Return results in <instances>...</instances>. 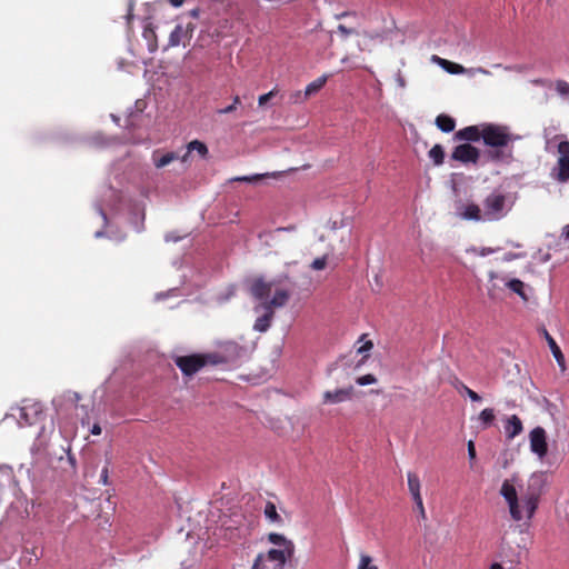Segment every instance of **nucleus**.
I'll use <instances>...</instances> for the list:
<instances>
[{
	"mask_svg": "<svg viewBox=\"0 0 569 569\" xmlns=\"http://www.w3.org/2000/svg\"><path fill=\"white\" fill-rule=\"evenodd\" d=\"M289 560L290 558L284 557L281 552H276V549H269L256 557L251 569H283Z\"/></svg>",
	"mask_w": 569,
	"mask_h": 569,
	"instance_id": "39448f33",
	"label": "nucleus"
},
{
	"mask_svg": "<svg viewBox=\"0 0 569 569\" xmlns=\"http://www.w3.org/2000/svg\"><path fill=\"white\" fill-rule=\"evenodd\" d=\"M436 126L442 132L449 133L455 130L456 121L452 117H450L448 114H439L436 118Z\"/></svg>",
	"mask_w": 569,
	"mask_h": 569,
	"instance_id": "5701e85b",
	"label": "nucleus"
},
{
	"mask_svg": "<svg viewBox=\"0 0 569 569\" xmlns=\"http://www.w3.org/2000/svg\"><path fill=\"white\" fill-rule=\"evenodd\" d=\"M500 495L508 505L510 517L513 521H530L539 505V496L535 492L518 496L515 485L506 479L500 488Z\"/></svg>",
	"mask_w": 569,
	"mask_h": 569,
	"instance_id": "f03ea898",
	"label": "nucleus"
},
{
	"mask_svg": "<svg viewBox=\"0 0 569 569\" xmlns=\"http://www.w3.org/2000/svg\"><path fill=\"white\" fill-rule=\"evenodd\" d=\"M526 254L525 253H515V252H507L505 256H503V260L505 261H511L513 259H520V258H523Z\"/></svg>",
	"mask_w": 569,
	"mask_h": 569,
	"instance_id": "79ce46f5",
	"label": "nucleus"
},
{
	"mask_svg": "<svg viewBox=\"0 0 569 569\" xmlns=\"http://www.w3.org/2000/svg\"><path fill=\"white\" fill-rule=\"evenodd\" d=\"M515 204L510 193L493 190L482 201L485 222L499 221L508 216Z\"/></svg>",
	"mask_w": 569,
	"mask_h": 569,
	"instance_id": "20e7f679",
	"label": "nucleus"
},
{
	"mask_svg": "<svg viewBox=\"0 0 569 569\" xmlns=\"http://www.w3.org/2000/svg\"><path fill=\"white\" fill-rule=\"evenodd\" d=\"M530 83H532L533 86H537V87H543V86H549L550 81L547 79L537 78V79H532L530 81Z\"/></svg>",
	"mask_w": 569,
	"mask_h": 569,
	"instance_id": "a18cd8bd",
	"label": "nucleus"
},
{
	"mask_svg": "<svg viewBox=\"0 0 569 569\" xmlns=\"http://www.w3.org/2000/svg\"><path fill=\"white\" fill-rule=\"evenodd\" d=\"M413 502L416 505V508H417V510L419 512L420 518L421 519H426L427 515H426V510H425L422 498H420V500L413 501Z\"/></svg>",
	"mask_w": 569,
	"mask_h": 569,
	"instance_id": "ea45409f",
	"label": "nucleus"
},
{
	"mask_svg": "<svg viewBox=\"0 0 569 569\" xmlns=\"http://www.w3.org/2000/svg\"><path fill=\"white\" fill-rule=\"evenodd\" d=\"M127 23L130 24L133 19V2H129L128 12L126 14Z\"/></svg>",
	"mask_w": 569,
	"mask_h": 569,
	"instance_id": "49530a36",
	"label": "nucleus"
},
{
	"mask_svg": "<svg viewBox=\"0 0 569 569\" xmlns=\"http://www.w3.org/2000/svg\"><path fill=\"white\" fill-rule=\"evenodd\" d=\"M490 569H505L500 563L495 562L490 566Z\"/></svg>",
	"mask_w": 569,
	"mask_h": 569,
	"instance_id": "052dcab7",
	"label": "nucleus"
},
{
	"mask_svg": "<svg viewBox=\"0 0 569 569\" xmlns=\"http://www.w3.org/2000/svg\"><path fill=\"white\" fill-rule=\"evenodd\" d=\"M181 239L180 236H177L174 234L173 232H168L166 236H164V240L167 242H177Z\"/></svg>",
	"mask_w": 569,
	"mask_h": 569,
	"instance_id": "09e8293b",
	"label": "nucleus"
},
{
	"mask_svg": "<svg viewBox=\"0 0 569 569\" xmlns=\"http://www.w3.org/2000/svg\"><path fill=\"white\" fill-rule=\"evenodd\" d=\"M260 310H263V315L256 319L253 329L258 332H266L271 326L272 319L274 317V311L264 306L263 303H260L254 307L256 312Z\"/></svg>",
	"mask_w": 569,
	"mask_h": 569,
	"instance_id": "a211bd4d",
	"label": "nucleus"
},
{
	"mask_svg": "<svg viewBox=\"0 0 569 569\" xmlns=\"http://www.w3.org/2000/svg\"><path fill=\"white\" fill-rule=\"evenodd\" d=\"M203 357V361H204V366L210 363V365H220V363H226L228 360L226 357H223L222 355L220 353H204L202 355Z\"/></svg>",
	"mask_w": 569,
	"mask_h": 569,
	"instance_id": "7c9ffc66",
	"label": "nucleus"
},
{
	"mask_svg": "<svg viewBox=\"0 0 569 569\" xmlns=\"http://www.w3.org/2000/svg\"><path fill=\"white\" fill-rule=\"evenodd\" d=\"M189 14L192 17V18H198L199 17V9H192Z\"/></svg>",
	"mask_w": 569,
	"mask_h": 569,
	"instance_id": "13d9d810",
	"label": "nucleus"
},
{
	"mask_svg": "<svg viewBox=\"0 0 569 569\" xmlns=\"http://www.w3.org/2000/svg\"><path fill=\"white\" fill-rule=\"evenodd\" d=\"M520 137L505 124L485 122L482 142L489 148L488 157L493 162L509 163L513 159L512 143Z\"/></svg>",
	"mask_w": 569,
	"mask_h": 569,
	"instance_id": "f257e3e1",
	"label": "nucleus"
},
{
	"mask_svg": "<svg viewBox=\"0 0 569 569\" xmlns=\"http://www.w3.org/2000/svg\"><path fill=\"white\" fill-rule=\"evenodd\" d=\"M42 415V406L39 402H24L19 408V423L31 426L36 423Z\"/></svg>",
	"mask_w": 569,
	"mask_h": 569,
	"instance_id": "ddd939ff",
	"label": "nucleus"
},
{
	"mask_svg": "<svg viewBox=\"0 0 569 569\" xmlns=\"http://www.w3.org/2000/svg\"><path fill=\"white\" fill-rule=\"evenodd\" d=\"M356 382L359 385V386H368V385H373L377 382V377L375 375H371V373H368V375H365V376H361V377H358Z\"/></svg>",
	"mask_w": 569,
	"mask_h": 569,
	"instance_id": "f704fd0d",
	"label": "nucleus"
},
{
	"mask_svg": "<svg viewBox=\"0 0 569 569\" xmlns=\"http://www.w3.org/2000/svg\"><path fill=\"white\" fill-rule=\"evenodd\" d=\"M543 336L547 340V343H548L558 366L560 367L561 371H565L566 370V360H565V356H563L561 349L559 348L556 340L549 335V332L546 329L543 330Z\"/></svg>",
	"mask_w": 569,
	"mask_h": 569,
	"instance_id": "aec40b11",
	"label": "nucleus"
},
{
	"mask_svg": "<svg viewBox=\"0 0 569 569\" xmlns=\"http://www.w3.org/2000/svg\"><path fill=\"white\" fill-rule=\"evenodd\" d=\"M196 151L201 158H207L209 150L208 147L199 141L192 140L187 144V152L180 158L182 162H187L191 152Z\"/></svg>",
	"mask_w": 569,
	"mask_h": 569,
	"instance_id": "412c9836",
	"label": "nucleus"
},
{
	"mask_svg": "<svg viewBox=\"0 0 569 569\" xmlns=\"http://www.w3.org/2000/svg\"><path fill=\"white\" fill-rule=\"evenodd\" d=\"M273 96H274V91L273 90H271L268 93L261 94L259 97V99H258L259 106L266 104Z\"/></svg>",
	"mask_w": 569,
	"mask_h": 569,
	"instance_id": "a19ab883",
	"label": "nucleus"
},
{
	"mask_svg": "<svg viewBox=\"0 0 569 569\" xmlns=\"http://www.w3.org/2000/svg\"><path fill=\"white\" fill-rule=\"evenodd\" d=\"M372 347H373L372 341L368 340L358 349V352L359 353L367 352V351L371 350Z\"/></svg>",
	"mask_w": 569,
	"mask_h": 569,
	"instance_id": "de8ad7c7",
	"label": "nucleus"
},
{
	"mask_svg": "<svg viewBox=\"0 0 569 569\" xmlns=\"http://www.w3.org/2000/svg\"><path fill=\"white\" fill-rule=\"evenodd\" d=\"M429 158L432 160V162L436 164V166H440L443 163V159H445V151H443V148L440 146V144H435L430 150H429Z\"/></svg>",
	"mask_w": 569,
	"mask_h": 569,
	"instance_id": "c85d7f7f",
	"label": "nucleus"
},
{
	"mask_svg": "<svg viewBox=\"0 0 569 569\" xmlns=\"http://www.w3.org/2000/svg\"><path fill=\"white\" fill-rule=\"evenodd\" d=\"M194 30L196 24L192 22H188L187 24L178 23L169 36L168 47H186L187 43L191 40Z\"/></svg>",
	"mask_w": 569,
	"mask_h": 569,
	"instance_id": "1a4fd4ad",
	"label": "nucleus"
},
{
	"mask_svg": "<svg viewBox=\"0 0 569 569\" xmlns=\"http://www.w3.org/2000/svg\"><path fill=\"white\" fill-rule=\"evenodd\" d=\"M561 237H562L565 240H569V224H566V226L561 229Z\"/></svg>",
	"mask_w": 569,
	"mask_h": 569,
	"instance_id": "864d4df0",
	"label": "nucleus"
},
{
	"mask_svg": "<svg viewBox=\"0 0 569 569\" xmlns=\"http://www.w3.org/2000/svg\"><path fill=\"white\" fill-rule=\"evenodd\" d=\"M480 158V151L478 148L471 146L470 143H462L457 146L451 152V159L455 161H459L461 163L476 164Z\"/></svg>",
	"mask_w": 569,
	"mask_h": 569,
	"instance_id": "9d476101",
	"label": "nucleus"
},
{
	"mask_svg": "<svg viewBox=\"0 0 569 569\" xmlns=\"http://www.w3.org/2000/svg\"><path fill=\"white\" fill-rule=\"evenodd\" d=\"M407 480H408L409 492H410L413 501L420 500V498H422V497H421V492H420L421 483H420L419 477L415 472L409 471L407 473Z\"/></svg>",
	"mask_w": 569,
	"mask_h": 569,
	"instance_id": "4be33fe9",
	"label": "nucleus"
},
{
	"mask_svg": "<svg viewBox=\"0 0 569 569\" xmlns=\"http://www.w3.org/2000/svg\"><path fill=\"white\" fill-rule=\"evenodd\" d=\"M358 569H378V567L372 563V558L370 556L361 555Z\"/></svg>",
	"mask_w": 569,
	"mask_h": 569,
	"instance_id": "72a5a7b5",
	"label": "nucleus"
},
{
	"mask_svg": "<svg viewBox=\"0 0 569 569\" xmlns=\"http://www.w3.org/2000/svg\"><path fill=\"white\" fill-rule=\"evenodd\" d=\"M523 430L522 421L517 415L510 416L505 423V432L508 439H513Z\"/></svg>",
	"mask_w": 569,
	"mask_h": 569,
	"instance_id": "6ab92c4d",
	"label": "nucleus"
},
{
	"mask_svg": "<svg viewBox=\"0 0 569 569\" xmlns=\"http://www.w3.org/2000/svg\"><path fill=\"white\" fill-rule=\"evenodd\" d=\"M169 3L174 7V8H179L183 4L184 0H168Z\"/></svg>",
	"mask_w": 569,
	"mask_h": 569,
	"instance_id": "6e6d98bb",
	"label": "nucleus"
},
{
	"mask_svg": "<svg viewBox=\"0 0 569 569\" xmlns=\"http://www.w3.org/2000/svg\"><path fill=\"white\" fill-rule=\"evenodd\" d=\"M425 541L428 542L430 540V532L428 528H426L425 535H423Z\"/></svg>",
	"mask_w": 569,
	"mask_h": 569,
	"instance_id": "bf43d9fd",
	"label": "nucleus"
},
{
	"mask_svg": "<svg viewBox=\"0 0 569 569\" xmlns=\"http://www.w3.org/2000/svg\"><path fill=\"white\" fill-rule=\"evenodd\" d=\"M109 480V469L108 467H104L102 470H101V475H100V482L104 486L108 485V481Z\"/></svg>",
	"mask_w": 569,
	"mask_h": 569,
	"instance_id": "37998d69",
	"label": "nucleus"
},
{
	"mask_svg": "<svg viewBox=\"0 0 569 569\" xmlns=\"http://www.w3.org/2000/svg\"><path fill=\"white\" fill-rule=\"evenodd\" d=\"M176 366L184 376H193L204 367L203 357L200 353L177 356L173 359Z\"/></svg>",
	"mask_w": 569,
	"mask_h": 569,
	"instance_id": "6e6552de",
	"label": "nucleus"
},
{
	"mask_svg": "<svg viewBox=\"0 0 569 569\" xmlns=\"http://www.w3.org/2000/svg\"><path fill=\"white\" fill-rule=\"evenodd\" d=\"M13 481V472L10 467H0V491Z\"/></svg>",
	"mask_w": 569,
	"mask_h": 569,
	"instance_id": "cd10ccee",
	"label": "nucleus"
},
{
	"mask_svg": "<svg viewBox=\"0 0 569 569\" xmlns=\"http://www.w3.org/2000/svg\"><path fill=\"white\" fill-rule=\"evenodd\" d=\"M495 418V410L491 408L483 409L478 416V420L480 421L482 429L490 427L493 423Z\"/></svg>",
	"mask_w": 569,
	"mask_h": 569,
	"instance_id": "bb28decb",
	"label": "nucleus"
},
{
	"mask_svg": "<svg viewBox=\"0 0 569 569\" xmlns=\"http://www.w3.org/2000/svg\"><path fill=\"white\" fill-rule=\"evenodd\" d=\"M326 266H327V257L326 256L315 259L311 263V268L313 270H322L326 268Z\"/></svg>",
	"mask_w": 569,
	"mask_h": 569,
	"instance_id": "e433bc0d",
	"label": "nucleus"
},
{
	"mask_svg": "<svg viewBox=\"0 0 569 569\" xmlns=\"http://www.w3.org/2000/svg\"><path fill=\"white\" fill-rule=\"evenodd\" d=\"M268 541L276 546V552H281L287 558H292L295 545L281 533L271 532L268 535Z\"/></svg>",
	"mask_w": 569,
	"mask_h": 569,
	"instance_id": "2eb2a0df",
	"label": "nucleus"
},
{
	"mask_svg": "<svg viewBox=\"0 0 569 569\" xmlns=\"http://www.w3.org/2000/svg\"><path fill=\"white\" fill-rule=\"evenodd\" d=\"M495 67H496V68H502V64L497 63V64H495ZM503 69H505V70H507V71H509V70H511V69H512V67H510V66H505V67H503Z\"/></svg>",
	"mask_w": 569,
	"mask_h": 569,
	"instance_id": "680f3d73",
	"label": "nucleus"
},
{
	"mask_svg": "<svg viewBox=\"0 0 569 569\" xmlns=\"http://www.w3.org/2000/svg\"><path fill=\"white\" fill-rule=\"evenodd\" d=\"M328 80V76L323 74L319 78H317L316 80H313L312 82H310L306 89H305V92H303V98L307 99L308 97L317 93L319 90H321L323 88V86L326 84Z\"/></svg>",
	"mask_w": 569,
	"mask_h": 569,
	"instance_id": "393cba45",
	"label": "nucleus"
},
{
	"mask_svg": "<svg viewBox=\"0 0 569 569\" xmlns=\"http://www.w3.org/2000/svg\"><path fill=\"white\" fill-rule=\"evenodd\" d=\"M239 103H240V98H239L238 96H236V97L233 98V102H232V104H234V106L237 107Z\"/></svg>",
	"mask_w": 569,
	"mask_h": 569,
	"instance_id": "e2e57ef3",
	"label": "nucleus"
},
{
	"mask_svg": "<svg viewBox=\"0 0 569 569\" xmlns=\"http://www.w3.org/2000/svg\"><path fill=\"white\" fill-rule=\"evenodd\" d=\"M280 282V279L271 281H266L263 278L254 279L250 286V293L256 300L272 310L282 308L288 303L291 291L279 287Z\"/></svg>",
	"mask_w": 569,
	"mask_h": 569,
	"instance_id": "7ed1b4c3",
	"label": "nucleus"
},
{
	"mask_svg": "<svg viewBox=\"0 0 569 569\" xmlns=\"http://www.w3.org/2000/svg\"><path fill=\"white\" fill-rule=\"evenodd\" d=\"M101 431V427L98 423H94L90 430V432L96 436L100 435Z\"/></svg>",
	"mask_w": 569,
	"mask_h": 569,
	"instance_id": "5fc2aeb1",
	"label": "nucleus"
},
{
	"mask_svg": "<svg viewBox=\"0 0 569 569\" xmlns=\"http://www.w3.org/2000/svg\"><path fill=\"white\" fill-rule=\"evenodd\" d=\"M556 139H560L558 143V160L556 167V179L560 182L569 180V141L565 136H556Z\"/></svg>",
	"mask_w": 569,
	"mask_h": 569,
	"instance_id": "0eeeda50",
	"label": "nucleus"
},
{
	"mask_svg": "<svg viewBox=\"0 0 569 569\" xmlns=\"http://www.w3.org/2000/svg\"><path fill=\"white\" fill-rule=\"evenodd\" d=\"M470 251L477 256L486 257V256L497 252L498 249H493L490 247H481V248H472V249H470Z\"/></svg>",
	"mask_w": 569,
	"mask_h": 569,
	"instance_id": "c9c22d12",
	"label": "nucleus"
},
{
	"mask_svg": "<svg viewBox=\"0 0 569 569\" xmlns=\"http://www.w3.org/2000/svg\"><path fill=\"white\" fill-rule=\"evenodd\" d=\"M555 89L561 98H563V99L569 98V82H567L566 80H562V79L556 80Z\"/></svg>",
	"mask_w": 569,
	"mask_h": 569,
	"instance_id": "2f4dec72",
	"label": "nucleus"
},
{
	"mask_svg": "<svg viewBox=\"0 0 569 569\" xmlns=\"http://www.w3.org/2000/svg\"><path fill=\"white\" fill-rule=\"evenodd\" d=\"M236 109H237L236 106L231 103L226 108L219 109L217 112L219 114H227V113L233 112Z\"/></svg>",
	"mask_w": 569,
	"mask_h": 569,
	"instance_id": "8fccbe9b",
	"label": "nucleus"
},
{
	"mask_svg": "<svg viewBox=\"0 0 569 569\" xmlns=\"http://www.w3.org/2000/svg\"><path fill=\"white\" fill-rule=\"evenodd\" d=\"M438 63L441 66L442 69H445L448 73H451V74H462V73H467L468 76L472 77L477 73H480V74H483V76H490L491 72L482 67H477V68H469V69H466L461 64H458V63H455V62H451L449 60H446V59H442V58H439V57H433Z\"/></svg>",
	"mask_w": 569,
	"mask_h": 569,
	"instance_id": "f8f14e48",
	"label": "nucleus"
},
{
	"mask_svg": "<svg viewBox=\"0 0 569 569\" xmlns=\"http://www.w3.org/2000/svg\"><path fill=\"white\" fill-rule=\"evenodd\" d=\"M453 139L456 141L478 142L483 139V123L477 126H468L458 130Z\"/></svg>",
	"mask_w": 569,
	"mask_h": 569,
	"instance_id": "dca6fc26",
	"label": "nucleus"
},
{
	"mask_svg": "<svg viewBox=\"0 0 569 569\" xmlns=\"http://www.w3.org/2000/svg\"><path fill=\"white\" fill-rule=\"evenodd\" d=\"M268 174H252V176H241V177H236L232 179V181H240V182H249V183H256L258 181H260L261 179H263L264 177H267Z\"/></svg>",
	"mask_w": 569,
	"mask_h": 569,
	"instance_id": "473e14b6",
	"label": "nucleus"
},
{
	"mask_svg": "<svg viewBox=\"0 0 569 569\" xmlns=\"http://www.w3.org/2000/svg\"><path fill=\"white\" fill-rule=\"evenodd\" d=\"M550 258V254H546L545 258H543V261H548Z\"/></svg>",
	"mask_w": 569,
	"mask_h": 569,
	"instance_id": "0e129e2a",
	"label": "nucleus"
},
{
	"mask_svg": "<svg viewBox=\"0 0 569 569\" xmlns=\"http://www.w3.org/2000/svg\"><path fill=\"white\" fill-rule=\"evenodd\" d=\"M263 515L271 523L282 525L283 522L282 518L277 511L276 505L271 501L266 503Z\"/></svg>",
	"mask_w": 569,
	"mask_h": 569,
	"instance_id": "a878e982",
	"label": "nucleus"
},
{
	"mask_svg": "<svg viewBox=\"0 0 569 569\" xmlns=\"http://www.w3.org/2000/svg\"><path fill=\"white\" fill-rule=\"evenodd\" d=\"M338 31L343 36V37H348L352 33H355V30L353 29H350V28H347L345 24H339L338 26Z\"/></svg>",
	"mask_w": 569,
	"mask_h": 569,
	"instance_id": "c03bdc74",
	"label": "nucleus"
},
{
	"mask_svg": "<svg viewBox=\"0 0 569 569\" xmlns=\"http://www.w3.org/2000/svg\"><path fill=\"white\" fill-rule=\"evenodd\" d=\"M458 216L463 220L485 222V214H483L482 207H480L473 202L461 204L458 208Z\"/></svg>",
	"mask_w": 569,
	"mask_h": 569,
	"instance_id": "f3484780",
	"label": "nucleus"
},
{
	"mask_svg": "<svg viewBox=\"0 0 569 569\" xmlns=\"http://www.w3.org/2000/svg\"><path fill=\"white\" fill-rule=\"evenodd\" d=\"M224 346H226L227 350H230V351H233V352L239 350V346L237 343H234V342H227Z\"/></svg>",
	"mask_w": 569,
	"mask_h": 569,
	"instance_id": "603ef678",
	"label": "nucleus"
},
{
	"mask_svg": "<svg viewBox=\"0 0 569 569\" xmlns=\"http://www.w3.org/2000/svg\"><path fill=\"white\" fill-rule=\"evenodd\" d=\"M355 389L353 387L339 388L335 390L325 391L322 395L323 405H337L352 399Z\"/></svg>",
	"mask_w": 569,
	"mask_h": 569,
	"instance_id": "4468645a",
	"label": "nucleus"
},
{
	"mask_svg": "<svg viewBox=\"0 0 569 569\" xmlns=\"http://www.w3.org/2000/svg\"><path fill=\"white\" fill-rule=\"evenodd\" d=\"M530 450L539 458L546 457L548 452L547 433L542 427L533 428L529 433Z\"/></svg>",
	"mask_w": 569,
	"mask_h": 569,
	"instance_id": "9b49d317",
	"label": "nucleus"
},
{
	"mask_svg": "<svg viewBox=\"0 0 569 569\" xmlns=\"http://www.w3.org/2000/svg\"><path fill=\"white\" fill-rule=\"evenodd\" d=\"M462 388L471 401L478 402L481 400V397L476 391L471 390L470 388H468L465 385L462 386Z\"/></svg>",
	"mask_w": 569,
	"mask_h": 569,
	"instance_id": "4c0bfd02",
	"label": "nucleus"
},
{
	"mask_svg": "<svg viewBox=\"0 0 569 569\" xmlns=\"http://www.w3.org/2000/svg\"><path fill=\"white\" fill-rule=\"evenodd\" d=\"M506 287L509 288L511 291L517 293L519 297H521L523 300H527V296L525 293V283L519 279H511L506 283Z\"/></svg>",
	"mask_w": 569,
	"mask_h": 569,
	"instance_id": "c756f323",
	"label": "nucleus"
},
{
	"mask_svg": "<svg viewBox=\"0 0 569 569\" xmlns=\"http://www.w3.org/2000/svg\"><path fill=\"white\" fill-rule=\"evenodd\" d=\"M351 14H353V13L349 12V11H345V12H342L340 14H337L336 19H341V18H345V17H348V16H351Z\"/></svg>",
	"mask_w": 569,
	"mask_h": 569,
	"instance_id": "4d7b16f0",
	"label": "nucleus"
},
{
	"mask_svg": "<svg viewBox=\"0 0 569 569\" xmlns=\"http://www.w3.org/2000/svg\"><path fill=\"white\" fill-rule=\"evenodd\" d=\"M477 453H476V447L475 442L472 440L468 441V458L471 462L476 460Z\"/></svg>",
	"mask_w": 569,
	"mask_h": 569,
	"instance_id": "58836bf2",
	"label": "nucleus"
},
{
	"mask_svg": "<svg viewBox=\"0 0 569 569\" xmlns=\"http://www.w3.org/2000/svg\"><path fill=\"white\" fill-rule=\"evenodd\" d=\"M396 81L398 83L399 87L403 88L406 86V81L402 77V73L401 71H398L397 74H396Z\"/></svg>",
	"mask_w": 569,
	"mask_h": 569,
	"instance_id": "3c124183",
	"label": "nucleus"
},
{
	"mask_svg": "<svg viewBox=\"0 0 569 569\" xmlns=\"http://www.w3.org/2000/svg\"><path fill=\"white\" fill-rule=\"evenodd\" d=\"M177 159H180V157L176 152H167L162 156H158V152H154L152 156L153 164L158 169L170 164Z\"/></svg>",
	"mask_w": 569,
	"mask_h": 569,
	"instance_id": "b1692460",
	"label": "nucleus"
},
{
	"mask_svg": "<svg viewBox=\"0 0 569 569\" xmlns=\"http://www.w3.org/2000/svg\"><path fill=\"white\" fill-rule=\"evenodd\" d=\"M81 399L76 391L67 390L53 398L52 405L58 416L68 417L78 409V402Z\"/></svg>",
	"mask_w": 569,
	"mask_h": 569,
	"instance_id": "423d86ee",
	"label": "nucleus"
}]
</instances>
